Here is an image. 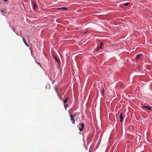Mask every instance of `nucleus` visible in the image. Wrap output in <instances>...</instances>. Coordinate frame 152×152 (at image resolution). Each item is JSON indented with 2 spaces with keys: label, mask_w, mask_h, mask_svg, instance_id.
<instances>
[{
  "label": "nucleus",
  "mask_w": 152,
  "mask_h": 152,
  "mask_svg": "<svg viewBox=\"0 0 152 152\" xmlns=\"http://www.w3.org/2000/svg\"><path fill=\"white\" fill-rule=\"evenodd\" d=\"M84 125L83 123H81L80 124H79V128L80 131H82L83 129Z\"/></svg>",
  "instance_id": "obj_1"
},
{
  "label": "nucleus",
  "mask_w": 152,
  "mask_h": 152,
  "mask_svg": "<svg viewBox=\"0 0 152 152\" xmlns=\"http://www.w3.org/2000/svg\"><path fill=\"white\" fill-rule=\"evenodd\" d=\"M69 114L70 115V117L71 118V119L72 121H73L72 123L74 124L75 123V121L74 119V116H72V115H71L70 113H69Z\"/></svg>",
  "instance_id": "obj_2"
},
{
  "label": "nucleus",
  "mask_w": 152,
  "mask_h": 152,
  "mask_svg": "<svg viewBox=\"0 0 152 152\" xmlns=\"http://www.w3.org/2000/svg\"><path fill=\"white\" fill-rule=\"evenodd\" d=\"M119 118H120V122H122L123 119V117L122 115V113H121L119 115Z\"/></svg>",
  "instance_id": "obj_3"
},
{
  "label": "nucleus",
  "mask_w": 152,
  "mask_h": 152,
  "mask_svg": "<svg viewBox=\"0 0 152 152\" xmlns=\"http://www.w3.org/2000/svg\"><path fill=\"white\" fill-rule=\"evenodd\" d=\"M54 58L56 61L59 64L60 63V61L56 56L54 57Z\"/></svg>",
  "instance_id": "obj_4"
},
{
  "label": "nucleus",
  "mask_w": 152,
  "mask_h": 152,
  "mask_svg": "<svg viewBox=\"0 0 152 152\" xmlns=\"http://www.w3.org/2000/svg\"><path fill=\"white\" fill-rule=\"evenodd\" d=\"M57 10H66L67 9V8L64 7H62L61 8H57Z\"/></svg>",
  "instance_id": "obj_5"
},
{
  "label": "nucleus",
  "mask_w": 152,
  "mask_h": 152,
  "mask_svg": "<svg viewBox=\"0 0 152 152\" xmlns=\"http://www.w3.org/2000/svg\"><path fill=\"white\" fill-rule=\"evenodd\" d=\"M142 56V54H140L137 55L136 56V59L137 60L138 59L140 58V56Z\"/></svg>",
  "instance_id": "obj_6"
},
{
  "label": "nucleus",
  "mask_w": 152,
  "mask_h": 152,
  "mask_svg": "<svg viewBox=\"0 0 152 152\" xmlns=\"http://www.w3.org/2000/svg\"><path fill=\"white\" fill-rule=\"evenodd\" d=\"M103 43H101L100 46L98 48L97 50H96L97 52H98V50L99 49H101V48H102V46L103 45Z\"/></svg>",
  "instance_id": "obj_7"
},
{
  "label": "nucleus",
  "mask_w": 152,
  "mask_h": 152,
  "mask_svg": "<svg viewBox=\"0 0 152 152\" xmlns=\"http://www.w3.org/2000/svg\"><path fill=\"white\" fill-rule=\"evenodd\" d=\"M68 99H69V98H67L66 99L64 100V104H66V103L67 102Z\"/></svg>",
  "instance_id": "obj_8"
},
{
  "label": "nucleus",
  "mask_w": 152,
  "mask_h": 152,
  "mask_svg": "<svg viewBox=\"0 0 152 152\" xmlns=\"http://www.w3.org/2000/svg\"><path fill=\"white\" fill-rule=\"evenodd\" d=\"M144 107H145L148 109L149 110H150L151 109V107L146 106H144Z\"/></svg>",
  "instance_id": "obj_9"
},
{
  "label": "nucleus",
  "mask_w": 152,
  "mask_h": 152,
  "mask_svg": "<svg viewBox=\"0 0 152 152\" xmlns=\"http://www.w3.org/2000/svg\"><path fill=\"white\" fill-rule=\"evenodd\" d=\"M129 4V3H126L124 4V5L125 6H126Z\"/></svg>",
  "instance_id": "obj_10"
},
{
  "label": "nucleus",
  "mask_w": 152,
  "mask_h": 152,
  "mask_svg": "<svg viewBox=\"0 0 152 152\" xmlns=\"http://www.w3.org/2000/svg\"><path fill=\"white\" fill-rule=\"evenodd\" d=\"M67 106H68V104H64V107H65V108H66L67 107Z\"/></svg>",
  "instance_id": "obj_11"
},
{
  "label": "nucleus",
  "mask_w": 152,
  "mask_h": 152,
  "mask_svg": "<svg viewBox=\"0 0 152 152\" xmlns=\"http://www.w3.org/2000/svg\"><path fill=\"white\" fill-rule=\"evenodd\" d=\"M1 13L3 15H4V12L3 10H1Z\"/></svg>",
  "instance_id": "obj_12"
},
{
  "label": "nucleus",
  "mask_w": 152,
  "mask_h": 152,
  "mask_svg": "<svg viewBox=\"0 0 152 152\" xmlns=\"http://www.w3.org/2000/svg\"><path fill=\"white\" fill-rule=\"evenodd\" d=\"M24 43L28 47H29L28 45L27 44V43L26 42Z\"/></svg>",
  "instance_id": "obj_13"
},
{
  "label": "nucleus",
  "mask_w": 152,
  "mask_h": 152,
  "mask_svg": "<svg viewBox=\"0 0 152 152\" xmlns=\"http://www.w3.org/2000/svg\"><path fill=\"white\" fill-rule=\"evenodd\" d=\"M33 4L34 7L35 8L36 7V4L34 2L33 3Z\"/></svg>",
  "instance_id": "obj_14"
},
{
  "label": "nucleus",
  "mask_w": 152,
  "mask_h": 152,
  "mask_svg": "<svg viewBox=\"0 0 152 152\" xmlns=\"http://www.w3.org/2000/svg\"><path fill=\"white\" fill-rule=\"evenodd\" d=\"M22 38H23V42H24V43H25V42H26V41H25V39H24L23 37H22Z\"/></svg>",
  "instance_id": "obj_15"
},
{
  "label": "nucleus",
  "mask_w": 152,
  "mask_h": 152,
  "mask_svg": "<svg viewBox=\"0 0 152 152\" xmlns=\"http://www.w3.org/2000/svg\"><path fill=\"white\" fill-rule=\"evenodd\" d=\"M55 91H56V92L57 93V94H58H58H59V93H58V92L57 91V90L56 89V90H55Z\"/></svg>",
  "instance_id": "obj_16"
},
{
  "label": "nucleus",
  "mask_w": 152,
  "mask_h": 152,
  "mask_svg": "<svg viewBox=\"0 0 152 152\" xmlns=\"http://www.w3.org/2000/svg\"><path fill=\"white\" fill-rule=\"evenodd\" d=\"M72 116H74V118L75 117H76V114H75L73 115H72Z\"/></svg>",
  "instance_id": "obj_17"
},
{
  "label": "nucleus",
  "mask_w": 152,
  "mask_h": 152,
  "mask_svg": "<svg viewBox=\"0 0 152 152\" xmlns=\"http://www.w3.org/2000/svg\"><path fill=\"white\" fill-rule=\"evenodd\" d=\"M24 1L25 2H27V0H24Z\"/></svg>",
  "instance_id": "obj_18"
},
{
  "label": "nucleus",
  "mask_w": 152,
  "mask_h": 152,
  "mask_svg": "<svg viewBox=\"0 0 152 152\" xmlns=\"http://www.w3.org/2000/svg\"><path fill=\"white\" fill-rule=\"evenodd\" d=\"M8 0H4L5 1H7Z\"/></svg>",
  "instance_id": "obj_19"
}]
</instances>
